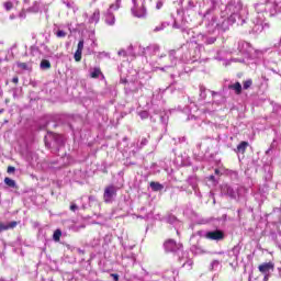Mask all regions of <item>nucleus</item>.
Listing matches in <instances>:
<instances>
[{
  "mask_svg": "<svg viewBox=\"0 0 281 281\" xmlns=\"http://www.w3.org/2000/svg\"><path fill=\"white\" fill-rule=\"evenodd\" d=\"M117 195V190H115V186L110 184L105 187L103 193V201L104 203H113V196Z\"/></svg>",
  "mask_w": 281,
  "mask_h": 281,
  "instance_id": "nucleus-1",
  "label": "nucleus"
},
{
  "mask_svg": "<svg viewBox=\"0 0 281 281\" xmlns=\"http://www.w3.org/2000/svg\"><path fill=\"white\" fill-rule=\"evenodd\" d=\"M205 238H207L209 240H223V238H225V233H223V231L221 229L207 232L205 234Z\"/></svg>",
  "mask_w": 281,
  "mask_h": 281,
  "instance_id": "nucleus-2",
  "label": "nucleus"
},
{
  "mask_svg": "<svg viewBox=\"0 0 281 281\" xmlns=\"http://www.w3.org/2000/svg\"><path fill=\"white\" fill-rule=\"evenodd\" d=\"M258 269H259L260 273H262L263 276H267V273H269L270 271H273V269H276V265H273V262L269 261V262L259 265Z\"/></svg>",
  "mask_w": 281,
  "mask_h": 281,
  "instance_id": "nucleus-3",
  "label": "nucleus"
},
{
  "mask_svg": "<svg viewBox=\"0 0 281 281\" xmlns=\"http://www.w3.org/2000/svg\"><path fill=\"white\" fill-rule=\"evenodd\" d=\"M16 225H19V223L16 221L10 222L8 224L0 222V234H1V232H8V229H14V227H16Z\"/></svg>",
  "mask_w": 281,
  "mask_h": 281,
  "instance_id": "nucleus-4",
  "label": "nucleus"
},
{
  "mask_svg": "<svg viewBox=\"0 0 281 281\" xmlns=\"http://www.w3.org/2000/svg\"><path fill=\"white\" fill-rule=\"evenodd\" d=\"M249 147V143L246 142V140H243L240 142L238 145H237V148L235 149V153H237V155L239 153H241V155H245V153L247 151V148Z\"/></svg>",
  "mask_w": 281,
  "mask_h": 281,
  "instance_id": "nucleus-5",
  "label": "nucleus"
},
{
  "mask_svg": "<svg viewBox=\"0 0 281 281\" xmlns=\"http://www.w3.org/2000/svg\"><path fill=\"white\" fill-rule=\"evenodd\" d=\"M165 249L167 251H175L177 249V241L173 239H168L165 241Z\"/></svg>",
  "mask_w": 281,
  "mask_h": 281,
  "instance_id": "nucleus-6",
  "label": "nucleus"
},
{
  "mask_svg": "<svg viewBox=\"0 0 281 281\" xmlns=\"http://www.w3.org/2000/svg\"><path fill=\"white\" fill-rule=\"evenodd\" d=\"M228 89H232L233 91H235L236 95H240V93H243V86L238 81L235 82L234 85H229Z\"/></svg>",
  "mask_w": 281,
  "mask_h": 281,
  "instance_id": "nucleus-7",
  "label": "nucleus"
},
{
  "mask_svg": "<svg viewBox=\"0 0 281 281\" xmlns=\"http://www.w3.org/2000/svg\"><path fill=\"white\" fill-rule=\"evenodd\" d=\"M134 3V9L133 12L135 13V16H138V19H142V16L146 15V9H144V7H142V11L137 12V0H133Z\"/></svg>",
  "mask_w": 281,
  "mask_h": 281,
  "instance_id": "nucleus-8",
  "label": "nucleus"
},
{
  "mask_svg": "<svg viewBox=\"0 0 281 281\" xmlns=\"http://www.w3.org/2000/svg\"><path fill=\"white\" fill-rule=\"evenodd\" d=\"M105 23L108 25H115V15L111 11H108L105 15Z\"/></svg>",
  "mask_w": 281,
  "mask_h": 281,
  "instance_id": "nucleus-9",
  "label": "nucleus"
},
{
  "mask_svg": "<svg viewBox=\"0 0 281 281\" xmlns=\"http://www.w3.org/2000/svg\"><path fill=\"white\" fill-rule=\"evenodd\" d=\"M149 186L154 192H161L164 190V184L159 182L151 181Z\"/></svg>",
  "mask_w": 281,
  "mask_h": 281,
  "instance_id": "nucleus-10",
  "label": "nucleus"
},
{
  "mask_svg": "<svg viewBox=\"0 0 281 281\" xmlns=\"http://www.w3.org/2000/svg\"><path fill=\"white\" fill-rule=\"evenodd\" d=\"M4 183L8 186V188H15L16 190L19 189V186H16V181H14L12 178H4Z\"/></svg>",
  "mask_w": 281,
  "mask_h": 281,
  "instance_id": "nucleus-11",
  "label": "nucleus"
},
{
  "mask_svg": "<svg viewBox=\"0 0 281 281\" xmlns=\"http://www.w3.org/2000/svg\"><path fill=\"white\" fill-rule=\"evenodd\" d=\"M16 65L19 69H22V71H32V67L27 63L18 61Z\"/></svg>",
  "mask_w": 281,
  "mask_h": 281,
  "instance_id": "nucleus-12",
  "label": "nucleus"
},
{
  "mask_svg": "<svg viewBox=\"0 0 281 281\" xmlns=\"http://www.w3.org/2000/svg\"><path fill=\"white\" fill-rule=\"evenodd\" d=\"M60 236H63V231L56 229L53 234V240H55V243H60Z\"/></svg>",
  "mask_w": 281,
  "mask_h": 281,
  "instance_id": "nucleus-13",
  "label": "nucleus"
},
{
  "mask_svg": "<svg viewBox=\"0 0 281 281\" xmlns=\"http://www.w3.org/2000/svg\"><path fill=\"white\" fill-rule=\"evenodd\" d=\"M41 68L42 69H52V63H49V60H47V59H43L41 61Z\"/></svg>",
  "mask_w": 281,
  "mask_h": 281,
  "instance_id": "nucleus-14",
  "label": "nucleus"
},
{
  "mask_svg": "<svg viewBox=\"0 0 281 281\" xmlns=\"http://www.w3.org/2000/svg\"><path fill=\"white\" fill-rule=\"evenodd\" d=\"M101 74H102V70L100 69V68H94L93 69V71L90 74V77L91 78H100V76H101Z\"/></svg>",
  "mask_w": 281,
  "mask_h": 281,
  "instance_id": "nucleus-15",
  "label": "nucleus"
},
{
  "mask_svg": "<svg viewBox=\"0 0 281 281\" xmlns=\"http://www.w3.org/2000/svg\"><path fill=\"white\" fill-rule=\"evenodd\" d=\"M74 58H75L76 63H80L82 60V50H76Z\"/></svg>",
  "mask_w": 281,
  "mask_h": 281,
  "instance_id": "nucleus-16",
  "label": "nucleus"
},
{
  "mask_svg": "<svg viewBox=\"0 0 281 281\" xmlns=\"http://www.w3.org/2000/svg\"><path fill=\"white\" fill-rule=\"evenodd\" d=\"M251 85H254V80L248 79V80L244 81L243 88L246 89V90H247V89H250V88H251Z\"/></svg>",
  "mask_w": 281,
  "mask_h": 281,
  "instance_id": "nucleus-17",
  "label": "nucleus"
},
{
  "mask_svg": "<svg viewBox=\"0 0 281 281\" xmlns=\"http://www.w3.org/2000/svg\"><path fill=\"white\" fill-rule=\"evenodd\" d=\"M3 7L5 8L7 12H10V10L14 8V4L12 3V1H7L3 3Z\"/></svg>",
  "mask_w": 281,
  "mask_h": 281,
  "instance_id": "nucleus-18",
  "label": "nucleus"
},
{
  "mask_svg": "<svg viewBox=\"0 0 281 281\" xmlns=\"http://www.w3.org/2000/svg\"><path fill=\"white\" fill-rule=\"evenodd\" d=\"M57 38H65V36H67V32L63 31V30H58L56 33Z\"/></svg>",
  "mask_w": 281,
  "mask_h": 281,
  "instance_id": "nucleus-19",
  "label": "nucleus"
},
{
  "mask_svg": "<svg viewBox=\"0 0 281 281\" xmlns=\"http://www.w3.org/2000/svg\"><path fill=\"white\" fill-rule=\"evenodd\" d=\"M85 49V40L79 41L77 45V52H82Z\"/></svg>",
  "mask_w": 281,
  "mask_h": 281,
  "instance_id": "nucleus-20",
  "label": "nucleus"
},
{
  "mask_svg": "<svg viewBox=\"0 0 281 281\" xmlns=\"http://www.w3.org/2000/svg\"><path fill=\"white\" fill-rule=\"evenodd\" d=\"M110 10H120V0H116L115 3L111 4Z\"/></svg>",
  "mask_w": 281,
  "mask_h": 281,
  "instance_id": "nucleus-21",
  "label": "nucleus"
},
{
  "mask_svg": "<svg viewBox=\"0 0 281 281\" xmlns=\"http://www.w3.org/2000/svg\"><path fill=\"white\" fill-rule=\"evenodd\" d=\"M7 172L8 175H14V172H16V168L12 167V166H9L7 168Z\"/></svg>",
  "mask_w": 281,
  "mask_h": 281,
  "instance_id": "nucleus-22",
  "label": "nucleus"
},
{
  "mask_svg": "<svg viewBox=\"0 0 281 281\" xmlns=\"http://www.w3.org/2000/svg\"><path fill=\"white\" fill-rule=\"evenodd\" d=\"M111 278H113L114 281H120V274L117 273H111Z\"/></svg>",
  "mask_w": 281,
  "mask_h": 281,
  "instance_id": "nucleus-23",
  "label": "nucleus"
},
{
  "mask_svg": "<svg viewBox=\"0 0 281 281\" xmlns=\"http://www.w3.org/2000/svg\"><path fill=\"white\" fill-rule=\"evenodd\" d=\"M117 55L123 56L124 58H126V50L121 49V50L117 52Z\"/></svg>",
  "mask_w": 281,
  "mask_h": 281,
  "instance_id": "nucleus-24",
  "label": "nucleus"
},
{
  "mask_svg": "<svg viewBox=\"0 0 281 281\" xmlns=\"http://www.w3.org/2000/svg\"><path fill=\"white\" fill-rule=\"evenodd\" d=\"M76 210H78V205H76V204L72 203V204L70 205V211H71V212H76Z\"/></svg>",
  "mask_w": 281,
  "mask_h": 281,
  "instance_id": "nucleus-25",
  "label": "nucleus"
},
{
  "mask_svg": "<svg viewBox=\"0 0 281 281\" xmlns=\"http://www.w3.org/2000/svg\"><path fill=\"white\" fill-rule=\"evenodd\" d=\"M161 30H164V26H156L154 29V32H161Z\"/></svg>",
  "mask_w": 281,
  "mask_h": 281,
  "instance_id": "nucleus-26",
  "label": "nucleus"
},
{
  "mask_svg": "<svg viewBox=\"0 0 281 281\" xmlns=\"http://www.w3.org/2000/svg\"><path fill=\"white\" fill-rule=\"evenodd\" d=\"M12 82H13L14 85H19V77H13V78H12Z\"/></svg>",
  "mask_w": 281,
  "mask_h": 281,
  "instance_id": "nucleus-27",
  "label": "nucleus"
},
{
  "mask_svg": "<svg viewBox=\"0 0 281 281\" xmlns=\"http://www.w3.org/2000/svg\"><path fill=\"white\" fill-rule=\"evenodd\" d=\"M162 5H164V3L158 2L157 5H156L157 10H161V7H162Z\"/></svg>",
  "mask_w": 281,
  "mask_h": 281,
  "instance_id": "nucleus-28",
  "label": "nucleus"
},
{
  "mask_svg": "<svg viewBox=\"0 0 281 281\" xmlns=\"http://www.w3.org/2000/svg\"><path fill=\"white\" fill-rule=\"evenodd\" d=\"M263 281H269V274H266V276L263 277Z\"/></svg>",
  "mask_w": 281,
  "mask_h": 281,
  "instance_id": "nucleus-29",
  "label": "nucleus"
},
{
  "mask_svg": "<svg viewBox=\"0 0 281 281\" xmlns=\"http://www.w3.org/2000/svg\"><path fill=\"white\" fill-rule=\"evenodd\" d=\"M4 111H5L4 109H1V110H0V115H1V113H4Z\"/></svg>",
  "mask_w": 281,
  "mask_h": 281,
  "instance_id": "nucleus-30",
  "label": "nucleus"
},
{
  "mask_svg": "<svg viewBox=\"0 0 281 281\" xmlns=\"http://www.w3.org/2000/svg\"><path fill=\"white\" fill-rule=\"evenodd\" d=\"M8 102H10V99H5V104H8Z\"/></svg>",
  "mask_w": 281,
  "mask_h": 281,
  "instance_id": "nucleus-31",
  "label": "nucleus"
},
{
  "mask_svg": "<svg viewBox=\"0 0 281 281\" xmlns=\"http://www.w3.org/2000/svg\"><path fill=\"white\" fill-rule=\"evenodd\" d=\"M93 3H95V0H92Z\"/></svg>",
  "mask_w": 281,
  "mask_h": 281,
  "instance_id": "nucleus-32",
  "label": "nucleus"
}]
</instances>
